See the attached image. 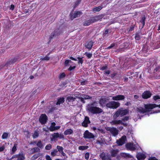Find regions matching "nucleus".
I'll list each match as a JSON object with an SVG mask.
<instances>
[{"label":"nucleus","mask_w":160,"mask_h":160,"mask_svg":"<svg viewBox=\"0 0 160 160\" xmlns=\"http://www.w3.org/2000/svg\"><path fill=\"white\" fill-rule=\"evenodd\" d=\"M145 109L142 107H140L137 108V111L140 113H144L145 112H148L149 109H152L156 107L160 108V104L157 105L155 104H145L144 105Z\"/></svg>","instance_id":"f257e3e1"},{"label":"nucleus","mask_w":160,"mask_h":160,"mask_svg":"<svg viewBox=\"0 0 160 160\" xmlns=\"http://www.w3.org/2000/svg\"><path fill=\"white\" fill-rule=\"evenodd\" d=\"M87 109L89 112L93 114H98L103 112L101 108L94 106L93 103L88 104L87 106Z\"/></svg>","instance_id":"f03ea898"},{"label":"nucleus","mask_w":160,"mask_h":160,"mask_svg":"<svg viewBox=\"0 0 160 160\" xmlns=\"http://www.w3.org/2000/svg\"><path fill=\"white\" fill-rule=\"evenodd\" d=\"M87 109L89 112L93 114H98L103 112L101 108L94 106L93 103L88 104L87 106Z\"/></svg>","instance_id":"7ed1b4c3"},{"label":"nucleus","mask_w":160,"mask_h":160,"mask_svg":"<svg viewBox=\"0 0 160 160\" xmlns=\"http://www.w3.org/2000/svg\"><path fill=\"white\" fill-rule=\"evenodd\" d=\"M19 58L20 57L18 56H16L12 58H10L6 63L2 65L1 67L2 68L6 67L8 68V67H10L11 65H12L17 62Z\"/></svg>","instance_id":"20e7f679"},{"label":"nucleus","mask_w":160,"mask_h":160,"mask_svg":"<svg viewBox=\"0 0 160 160\" xmlns=\"http://www.w3.org/2000/svg\"><path fill=\"white\" fill-rule=\"evenodd\" d=\"M106 107L111 109H116L120 106V103L118 102L114 101L110 102L106 104Z\"/></svg>","instance_id":"39448f33"},{"label":"nucleus","mask_w":160,"mask_h":160,"mask_svg":"<svg viewBox=\"0 0 160 160\" xmlns=\"http://www.w3.org/2000/svg\"><path fill=\"white\" fill-rule=\"evenodd\" d=\"M107 131L110 132L112 136L115 137L117 136L119 133V130L116 128L107 127L106 128Z\"/></svg>","instance_id":"423d86ee"},{"label":"nucleus","mask_w":160,"mask_h":160,"mask_svg":"<svg viewBox=\"0 0 160 160\" xmlns=\"http://www.w3.org/2000/svg\"><path fill=\"white\" fill-rule=\"evenodd\" d=\"M138 144H134L133 143H128L126 145V147L127 149L134 150L138 148Z\"/></svg>","instance_id":"0eeeda50"},{"label":"nucleus","mask_w":160,"mask_h":160,"mask_svg":"<svg viewBox=\"0 0 160 160\" xmlns=\"http://www.w3.org/2000/svg\"><path fill=\"white\" fill-rule=\"evenodd\" d=\"M111 123L113 125H117L118 124H121L125 127H127L128 124V123L123 122L121 120H117L116 119H113V120L112 121Z\"/></svg>","instance_id":"6e6552de"},{"label":"nucleus","mask_w":160,"mask_h":160,"mask_svg":"<svg viewBox=\"0 0 160 160\" xmlns=\"http://www.w3.org/2000/svg\"><path fill=\"white\" fill-rule=\"evenodd\" d=\"M48 117L45 114H42L39 118V121L42 124H44L47 122Z\"/></svg>","instance_id":"1a4fd4ad"},{"label":"nucleus","mask_w":160,"mask_h":160,"mask_svg":"<svg viewBox=\"0 0 160 160\" xmlns=\"http://www.w3.org/2000/svg\"><path fill=\"white\" fill-rule=\"evenodd\" d=\"M126 140V137L123 135L120 139L117 140L116 143L118 146H122L125 143Z\"/></svg>","instance_id":"9d476101"},{"label":"nucleus","mask_w":160,"mask_h":160,"mask_svg":"<svg viewBox=\"0 0 160 160\" xmlns=\"http://www.w3.org/2000/svg\"><path fill=\"white\" fill-rule=\"evenodd\" d=\"M61 32L58 29H56L51 33V36L49 38V39L50 40H51L53 38H55L56 37L59 36Z\"/></svg>","instance_id":"9b49d317"},{"label":"nucleus","mask_w":160,"mask_h":160,"mask_svg":"<svg viewBox=\"0 0 160 160\" xmlns=\"http://www.w3.org/2000/svg\"><path fill=\"white\" fill-rule=\"evenodd\" d=\"M94 137L93 135L88 130L86 131L83 134V137L85 138H93Z\"/></svg>","instance_id":"f8f14e48"},{"label":"nucleus","mask_w":160,"mask_h":160,"mask_svg":"<svg viewBox=\"0 0 160 160\" xmlns=\"http://www.w3.org/2000/svg\"><path fill=\"white\" fill-rule=\"evenodd\" d=\"M152 94L149 91H146L142 94V98L144 99H147L151 97Z\"/></svg>","instance_id":"ddd939ff"},{"label":"nucleus","mask_w":160,"mask_h":160,"mask_svg":"<svg viewBox=\"0 0 160 160\" xmlns=\"http://www.w3.org/2000/svg\"><path fill=\"white\" fill-rule=\"evenodd\" d=\"M90 123L89 120V118L86 116L85 117L84 120L82 122V124L83 126L85 127H87L88 126V124Z\"/></svg>","instance_id":"4468645a"},{"label":"nucleus","mask_w":160,"mask_h":160,"mask_svg":"<svg viewBox=\"0 0 160 160\" xmlns=\"http://www.w3.org/2000/svg\"><path fill=\"white\" fill-rule=\"evenodd\" d=\"M125 98L124 96L121 95H118L116 96H113L112 97V99L114 100H122L124 99Z\"/></svg>","instance_id":"2eb2a0df"},{"label":"nucleus","mask_w":160,"mask_h":160,"mask_svg":"<svg viewBox=\"0 0 160 160\" xmlns=\"http://www.w3.org/2000/svg\"><path fill=\"white\" fill-rule=\"evenodd\" d=\"M94 42L91 40L85 43V47L89 50H91L93 45Z\"/></svg>","instance_id":"dca6fc26"},{"label":"nucleus","mask_w":160,"mask_h":160,"mask_svg":"<svg viewBox=\"0 0 160 160\" xmlns=\"http://www.w3.org/2000/svg\"><path fill=\"white\" fill-rule=\"evenodd\" d=\"M104 17V15L102 14L96 16L95 17H92L93 22H95L101 19Z\"/></svg>","instance_id":"f3484780"},{"label":"nucleus","mask_w":160,"mask_h":160,"mask_svg":"<svg viewBox=\"0 0 160 160\" xmlns=\"http://www.w3.org/2000/svg\"><path fill=\"white\" fill-rule=\"evenodd\" d=\"M136 157L138 160H144L146 158L145 155L142 153H138L137 154Z\"/></svg>","instance_id":"a211bd4d"},{"label":"nucleus","mask_w":160,"mask_h":160,"mask_svg":"<svg viewBox=\"0 0 160 160\" xmlns=\"http://www.w3.org/2000/svg\"><path fill=\"white\" fill-rule=\"evenodd\" d=\"M118 110L121 117L126 115L128 112V110L127 109H123L122 108H120L118 109Z\"/></svg>","instance_id":"6ab92c4d"},{"label":"nucleus","mask_w":160,"mask_h":160,"mask_svg":"<svg viewBox=\"0 0 160 160\" xmlns=\"http://www.w3.org/2000/svg\"><path fill=\"white\" fill-rule=\"evenodd\" d=\"M92 17H91L90 18V19L87 20H86L83 23V25L84 26H88L90 24H91V23H93L94 22H93V20H92Z\"/></svg>","instance_id":"aec40b11"},{"label":"nucleus","mask_w":160,"mask_h":160,"mask_svg":"<svg viewBox=\"0 0 160 160\" xmlns=\"http://www.w3.org/2000/svg\"><path fill=\"white\" fill-rule=\"evenodd\" d=\"M109 100L108 98H102L99 101V104L102 106L106 103Z\"/></svg>","instance_id":"412c9836"},{"label":"nucleus","mask_w":160,"mask_h":160,"mask_svg":"<svg viewBox=\"0 0 160 160\" xmlns=\"http://www.w3.org/2000/svg\"><path fill=\"white\" fill-rule=\"evenodd\" d=\"M82 14V13L79 11L75 12L73 16L71 17V19L72 20L75 18L79 17Z\"/></svg>","instance_id":"4be33fe9"},{"label":"nucleus","mask_w":160,"mask_h":160,"mask_svg":"<svg viewBox=\"0 0 160 160\" xmlns=\"http://www.w3.org/2000/svg\"><path fill=\"white\" fill-rule=\"evenodd\" d=\"M121 155L122 157L124 158H133L132 156L128 153H121Z\"/></svg>","instance_id":"5701e85b"},{"label":"nucleus","mask_w":160,"mask_h":160,"mask_svg":"<svg viewBox=\"0 0 160 160\" xmlns=\"http://www.w3.org/2000/svg\"><path fill=\"white\" fill-rule=\"evenodd\" d=\"M142 33L141 32H136L135 34V38L136 40H138L141 38V36Z\"/></svg>","instance_id":"b1692460"},{"label":"nucleus","mask_w":160,"mask_h":160,"mask_svg":"<svg viewBox=\"0 0 160 160\" xmlns=\"http://www.w3.org/2000/svg\"><path fill=\"white\" fill-rule=\"evenodd\" d=\"M118 150V149H112L111 150V156L112 157H115L117 155Z\"/></svg>","instance_id":"393cba45"},{"label":"nucleus","mask_w":160,"mask_h":160,"mask_svg":"<svg viewBox=\"0 0 160 160\" xmlns=\"http://www.w3.org/2000/svg\"><path fill=\"white\" fill-rule=\"evenodd\" d=\"M5 27L6 29H9L12 26L11 22L10 21H7L5 22Z\"/></svg>","instance_id":"a878e982"},{"label":"nucleus","mask_w":160,"mask_h":160,"mask_svg":"<svg viewBox=\"0 0 160 160\" xmlns=\"http://www.w3.org/2000/svg\"><path fill=\"white\" fill-rule=\"evenodd\" d=\"M64 98L63 97L59 98L56 102L57 105H60L63 103L64 102Z\"/></svg>","instance_id":"bb28decb"},{"label":"nucleus","mask_w":160,"mask_h":160,"mask_svg":"<svg viewBox=\"0 0 160 160\" xmlns=\"http://www.w3.org/2000/svg\"><path fill=\"white\" fill-rule=\"evenodd\" d=\"M100 139H98L96 143L97 144H99L101 146H102L104 144V142L105 141L104 140L103 138H100Z\"/></svg>","instance_id":"cd10ccee"},{"label":"nucleus","mask_w":160,"mask_h":160,"mask_svg":"<svg viewBox=\"0 0 160 160\" xmlns=\"http://www.w3.org/2000/svg\"><path fill=\"white\" fill-rule=\"evenodd\" d=\"M103 8V7L102 6H100L98 7H95L92 8V11L93 12H98L102 8Z\"/></svg>","instance_id":"c85d7f7f"},{"label":"nucleus","mask_w":160,"mask_h":160,"mask_svg":"<svg viewBox=\"0 0 160 160\" xmlns=\"http://www.w3.org/2000/svg\"><path fill=\"white\" fill-rule=\"evenodd\" d=\"M73 133V131L71 129H68L66 130L64 132L65 135H70Z\"/></svg>","instance_id":"c756f323"},{"label":"nucleus","mask_w":160,"mask_h":160,"mask_svg":"<svg viewBox=\"0 0 160 160\" xmlns=\"http://www.w3.org/2000/svg\"><path fill=\"white\" fill-rule=\"evenodd\" d=\"M81 96L83 98H84V99L85 100L92 99V97H91L89 95H86V94H82L81 95Z\"/></svg>","instance_id":"7c9ffc66"},{"label":"nucleus","mask_w":160,"mask_h":160,"mask_svg":"<svg viewBox=\"0 0 160 160\" xmlns=\"http://www.w3.org/2000/svg\"><path fill=\"white\" fill-rule=\"evenodd\" d=\"M120 115L118 110L114 114L113 116V119H116Z\"/></svg>","instance_id":"2f4dec72"},{"label":"nucleus","mask_w":160,"mask_h":160,"mask_svg":"<svg viewBox=\"0 0 160 160\" xmlns=\"http://www.w3.org/2000/svg\"><path fill=\"white\" fill-rule=\"evenodd\" d=\"M67 100L69 102H73L75 100V98L73 96H68L67 98Z\"/></svg>","instance_id":"473e14b6"},{"label":"nucleus","mask_w":160,"mask_h":160,"mask_svg":"<svg viewBox=\"0 0 160 160\" xmlns=\"http://www.w3.org/2000/svg\"><path fill=\"white\" fill-rule=\"evenodd\" d=\"M37 145L41 149H42L43 148V146L42 144L41 140H39L37 142Z\"/></svg>","instance_id":"72a5a7b5"},{"label":"nucleus","mask_w":160,"mask_h":160,"mask_svg":"<svg viewBox=\"0 0 160 160\" xmlns=\"http://www.w3.org/2000/svg\"><path fill=\"white\" fill-rule=\"evenodd\" d=\"M9 135V133L8 132H4L3 133L2 136V139H6L8 138Z\"/></svg>","instance_id":"f704fd0d"},{"label":"nucleus","mask_w":160,"mask_h":160,"mask_svg":"<svg viewBox=\"0 0 160 160\" xmlns=\"http://www.w3.org/2000/svg\"><path fill=\"white\" fill-rule=\"evenodd\" d=\"M100 157L102 160H105L106 159L107 157L106 156L105 153L102 152L100 155Z\"/></svg>","instance_id":"c9c22d12"},{"label":"nucleus","mask_w":160,"mask_h":160,"mask_svg":"<svg viewBox=\"0 0 160 160\" xmlns=\"http://www.w3.org/2000/svg\"><path fill=\"white\" fill-rule=\"evenodd\" d=\"M88 148V146H81L79 147L78 149L81 150H84L87 149Z\"/></svg>","instance_id":"e433bc0d"},{"label":"nucleus","mask_w":160,"mask_h":160,"mask_svg":"<svg viewBox=\"0 0 160 160\" xmlns=\"http://www.w3.org/2000/svg\"><path fill=\"white\" fill-rule=\"evenodd\" d=\"M33 150V151L32 152L33 153L37 152H40V150L38 147H36L32 148V150Z\"/></svg>","instance_id":"4c0bfd02"},{"label":"nucleus","mask_w":160,"mask_h":160,"mask_svg":"<svg viewBox=\"0 0 160 160\" xmlns=\"http://www.w3.org/2000/svg\"><path fill=\"white\" fill-rule=\"evenodd\" d=\"M146 18L144 16L143 17H142L140 21V22L142 23V27L144 26L145 24V20Z\"/></svg>","instance_id":"58836bf2"},{"label":"nucleus","mask_w":160,"mask_h":160,"mask_svg":"<svg viewBox=\"0 0 160 160\" xmlns=\"http://www.w3.org/2000/svg\"><path fill=\"white\" fill-rule=\"evenodd\" d=\"M58 152L57 149H54L52 152H51V155L53 157L56 156Z\"/></svg>","instance_id":"ea45409f"},{"label":"nucleus","mask_w":160,"mask_h":160,"mask_svg":"<svg viewBox=\"0 0 160 160\" xmlns=\"http://www.w3.org/2000/svg\"><path fill=\"white\" fill-rule=\"evenodd\" d=\"M57 149H58V152H59L60 153L62 152L64 149L62 147L59 146H57Z\"/></svg>","instance_id":"a19ab883"},{"label":"nucleus","mask_w":160,"mask_h":160,"mask_svg":"<svg viewBox=\"0 0 160 160\" xmlns=\"http://www.w3.org/2000/svg\"><path fill=\"white\" fill-rule=\"evenodd\" d=\"M17 145L18 144L17 143H15L14 144V146L12 149V153H14L16 151Z\"/></svg>","instance_id":"79ce46f5"},{"label":"nucleus","mask_w":160,"mask_h":160,"mask_svg":"<svg viewBox=\"0 0 160 160\" xmlns=\"http://www.w3.org/2000/svg\"><path fill=\"white\" fill-rule=\"evenodd\" d=\"M40 156V154L39 153L33 155L32 157V160H35Z\"/></svg>","instance_id":"37998d69"},{"label":"nucleus","mask_w":160,"mask_h":160,"mask_svg":"<svg viewBox=\"0 0 160 160\" xmlns=\"http://www.w3.org/2000/svg\"><path fill=\"white\" fill-rule=\"evenodd\" d=\"M50 59V57L48 56L45 57L41 58L40 60L42 61H48Z\"/></svg>","instance_id":"c03bdc74"},{"label":"nucleus","mask_w":160,"mask_h":160,"mask_svg":"<svg viewBox=\"0 0 160 160\" xmlns=\"http://www.w3.org/2000/svg\"><path fill=\"white\" fill-rule=\"evenodd\" d=\"M25 159L24 154L22 153L21 154V156L18 157L17 160H24Z\"/></svg>","instance_id":"a18cd8bd"},{"label":"nucleus","mask_w":160,"mask_h":160,"mask_svg":"<svg viewBox=\"0 0 160 160\" xmlns=\"http://www.w3.org/2000/svg\"><path fill=\"white\" fill-rule=\"evenodd\" d=\"M52 138L53 139H55L56 138H58L59 133H55L52 135Z\"/></svg>","instance_id":"49530a36"},{"label":"nucleus","mask_w":160,"mask_h":160,"mask_svg":"<svg viewBox=\"0 0 160 160\" xmlns=\"http://www.w3.org/2000/svg\"><path fill=\"white\" fill-rule=\"evenodd\" d=\"M52 148V146L50 144H49L47 145L45 147V148L47 150H50Z\"/></svg>","instance_id":"de8ad7c7"},{"label":"nucleus","mask_w":160,"mask_h":160,"mask_svg":"<svg viewBox=\"0 0 160 160\" xmlns=\"http://www.w3.org/2000/svg\"><path fill=\"white\" fill-rule=\"evenodd\" d=\"M129 118V117L128 116H126L124 118H122V122H124V123H126L125 122L126 121H128Z\"/></svg>","instance_id":"09e8293b"},{"label":"nucleus","mask_w":160,"mask_h":160,"mask_svg":"<svg viewBox=\"0 0 160 160\" xmlns=\"http://www.w3.org/2000/svg\"><path fill=\"white\" fill-rule=\"evenodd\" d=\"M85 55L87 56V57L89 58H90L92 56V54L90 53H88V52H85Z\"/></svg>","instance_id":"8fccbe9b"},{"label":"nucleus","mask_w":160,"mask_h":160,"mask_svg":"<svg viewBox=\"0 0 160 160\" xmlns=\"http://www.w3.org/2000/svg\"><path fill=\"white\" fill-rule=\"evenodd\" d=\"M82 58L78 57L77 58L78 59V63H80L82 64L83 62V60L82 59Z\"/></svg>","instance_id":"3c124183"},{"label":"nucleus","mask_w":160,"mask_h":160,"mask_svg":"<svg viewBox=\"0 0 160 160\" xmlns=\"http://www.w3.org/2000/svg\"><path fill=\"white\" fill-rule=\"evenodd\" d=\"M39 136V134L38 132H35L34 133L32 136L34 138H36L38 137Z\"/></svg>","instance_id":"603ef678"},{"label":"nucleus","mask_w":160,"mask_h":160,"mask_svg":"<svg viewBox=\"0 0 160 160\" xmlns=\"http://www.w3.org/2000/svg\"><path fill=\"white\" fill-rule=\"evenodd\" d=\"M153 99L155 101L160 99V96L159 95L154 96L153 97Z\"/></svg>","instance_id":"864d4df0"},{"label":"nucleus","mask_w":160,"mask_h":160,"mask_svg":"<svg viewBox=\"0 0 160 160\" xmlns=\"http://www.w3.org/2000/svg\"><path fill=\"white\" fill-rule=\"evenodd\" d=\"M81 85H86L88 83V82L87 80H85L82 82H81Z\"/></svg>","instance_id":"5fc2aeb1"},{"label":"nucleus","mask_w":160,"mask_h":160,"mask_svg":"<svg viewBox=\"0 0 160 160\" xmlns=\"http://www.w3.org/2000/svg\"><path fill=\"white\" fill-rule=\"evenodd\" d=\"M108 68V66H102L100 68V70H104Z\"/></svg>","instance_id":"6e6d98bb"},{"label":"nucleus","mask_w":160,"mask_h":160,"mask_svg":"<svg viewBox=\"0 0 160 160\" xmlns=\"http://www.w3.org/2000/svg\"><path fill=\"white\" fill-rule=\"evenodd\" d=\"M65 76H66L64 72H63V73H62L60 75L59 77V78H63L65 77Z\"/></svg>","instance_id":"4d7b16f0"},{"label":"nucleus","mask_w":160,"mask_h":160,"mask_svg":"<svg viewBox=\"0 0 160 160\" xmlns=\"http://www.w3.org/2000/svg\"><path fill=\"white\" fill-rule=\"evenodd\" d=\"M80 99V101L82 103H85V100H84V98H83L82 97H80L79 98Z\"/></svg>","instance_id":"13d9d810"},{"label":"nucleus","mask_w":160,"mask_h":160,"mask_svg":"<svg viewBox=\"0 0 160 160\" xmlns=\"http://www.w3.org/2000/svg\"><path fill=\"white\" fill-rule=\"evenodd\" d=\"M49 130L51 131H53L55 130V127H53L51 126L49 128Z\"/></svg>","instance_id":"bf43d9fd"},{"label":"nucleus","mask_w":160,"mask_h":160,"mask_svg":"<svg viewBox=\"0 0 160 160\" xmlns=\"http://www.w3.org/2000/svg\"><path fill=\"white\" fill-rule=\"evenodd\" d=\"M68 61L67 60H66L64 62V65L65 67L69 66V64Z\"/></svg>","instance_id":"052dcab7"},{"label":"nucleus","mask_w":160,"mask_h":160,"mask_svg":"<svg viewBox=\"0 0 160 160\" xmlns=\"http://www.w3.org/2000/svg\"><path fill=\"white\" fill-rule=\"evenodd\" d=\"M89 152H87L85 154V158L87 160H88L89 158Z\"/></svg>","instance_id":"680f3d73"},{"label":"nucleus","mask_w":160,"mask_h":160,"mask_svg":"<svg viewBox=\"0 0 160 160\" xmlns=\"http://www.w3.org/2000/svg\"><path fill=\"white\" fill-rule=\"evenodd\" d=\"M115 45V43H113L110 46L108 47H107V48H106V49H110L111 48H112Z\"/></svg>","instance_id":"e2e57ef3"},{"label":"nucleus","mask_w":160,"mask_h":160,"mask_svg":"<svg viewBox=\"0 0 160 160\" xmlns=\"http://www.w3.org/2000/svg\"><path fill=\"white\" fill-rule=\"evenodd\" d=\"M155 70L156 71V72L160 71V65L158 66L155 69Z\"/></svg>","instance_id":"0e129e2a"},{"label":"nucleus","mask_w":160,"mask_h":160,"mask_svg":"<svg viewBox=\"0 0 160 160\" xmlns=\"http://www.w3.org/2000/svg\"><path fill=\"white\" fill-rule=\"evenodd\" d=\"M45 157L47 160H52L50 157L48 155H46Z\"/></svg>","instance_id":"69168bd1"},{"label":"nucleus","mask_w":160,"mask_h":160,"mask_svg":"<svg viewBox=\"0 0 160 160\" xmlns=\"http://www.w3.org/2000/svg\"><path fill=\"white\" fill-rule=\"evenodd\" d=\"M58 138L60 139H64V136L63 134H59V137Z\"/></svg>","instance_id":"338daca9"},{"label":"nucleus","mask_w":160,"mask_h":160,"mask_svg":"<svg viewBox=\"0 0 160 160\" xmlns=\"http://www.w3.org/2000/svg\"><path fill=\"white\" fill-rule=\"evenodd\" d=\"M148 160H158L155 157H151Z\"/></svg>","instance_id":"774afa93"}]
</instances>
